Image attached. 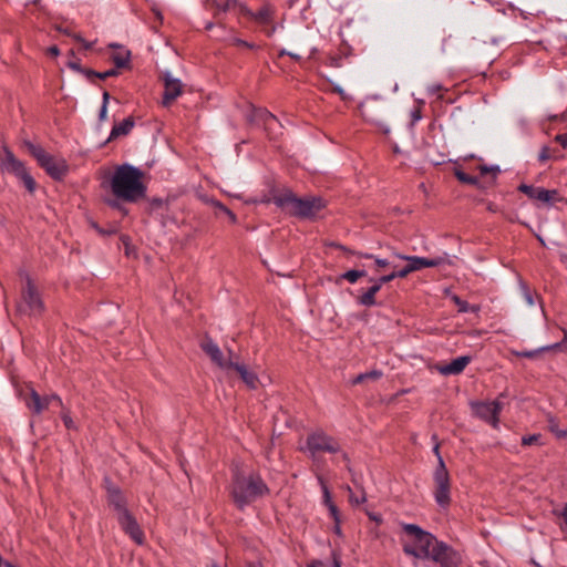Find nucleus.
I'll return each instance as SVG.
<instances>
[{
  "instance_id": "nucleus-37",
  "label": "nucleus",
  "mask_w": 567,
  "mask_h": 567,
  "mask_svg": "<svg viewBox=\"0 0 567 567\" xmlns=\"http://www.w3.org/2000/svg\"><path fill=\"white\" fill-rule=\"evenodd\" d=\"M478 169H480L481 175H485L487 173H493L494 178L501 172L499 166H497V165H494V166L481 165V166H478Z\"/></svg>"
},
{
  "instance_id": "nucleus-54",
  "label": "nucleus",
  "mask_w": 567,
  "mask_h": 567,
  "mask_svg": "<svg viewBox=\"0 0 567 567\" xmlns=\"http://www.w3.org/2000/svg\"><path fill=\"white\" fill-rule=\"evenodd\" d=\"M106 114H107V106H105V103H102L100 113H99V120L104 121L106 118Z\"/></svg>"
},
{
  "instance_id": "nucleus-34",
  "label": "nucleus",
  "mask_w": 567,
  "mask_h": 567,
  "mask_svg": "<svg viewBox=\"0 0 567 567\" xmlns=\"http://www.w3.org/2000/svg\"><path fill=\"white\" fill-rule=\"evenodd\" d=\"M237 7H239L240 11L246 14L247 8L244 4H241L239 0H226L225 3L223 4L221 11L227 12Z\"/></svg>"
},
{
  "instance_id": "nucleus-27",
  "label": "nucleus",
  "mask_w": 567,
  "mask_h": 567,
  "mask_svg": "<svg viewBox=\"0 0 567 567\" xmlns=\"http://www.w3.org/2000/svg\"><path fill=\"white\" fill-rule=\"evenodd\" d=\"M332 246L341 249L342 251L344 252H349V254H353V255H357L358 257L360 258H365V259H373L377 267L378 268H385L390 265V262L386 260V259H381V258H378L375 257L374 255L372 254H368V252H354V251H351L349 250L346 246L343 245H340V244H332Z\"/></svg>"
},
{
  "instance_id": "nucleus-10",
  "label": "nucleus",
  "mask_w": 567,
  "mask_h": 567,
  "mask_svg": "<svg viewBox=\"0 0 567 567\" xmlns=\"http://www.w3.org/2000/svg\"><path fill=\"white\" fill-rule=\"evenodd\" d=\"M21 302L18 311L28 316H40L44 311V303L32 279L27 276L25 287L21 291Z\"/></svg>"
},
{
  "instance_id": "nucleus-52",
  "label": "nucleus",
  "mask_w": 567,
  "mask_h": 567,
  "mask_svg": "<svg viewBox=\"0 0 567 567\" xmlns=\"http://www.w3.org/2000/svg\"><path fill=\"white\" fill-rule=\"evenodd\" d=\"M555 141L558 142L563 147H567V133L556 135Z\"/></svg>"
},
{
  "instance_id": "nucleus-7",
  "label": "nucleus",
  "mask_w": 567,
  "mask_h": 567,
  "mask_svg": "<svg viewBox=\"0 0 567 567\" xmlns=\"http://www.w3.org/2000/svg\"><path fill=\"white\" fill-rule=\"evenodd\" d=\"M0 171L19 178L29 193L32 194L37 189V183L27 169L25 164L17 158L8 146H3V155L0 157Z\"/></svg>"
},
{
  "instance_id": "nucleus-44",
  "label": "nucleus",
  "mask_w": 567,
  "mask_h": 567,
  "mask_svg": "<svg viewBox=\"0 0 567 567\" xmlns=\"http://www.w3.org/2000/svg\"><path fill=\"white\" fill-rule=\"evenodd\" d=\"M66 65L72 69L73 71H76L79 73H81V71L83 70V68L81 66L80 64V60L78 59H74V60H70Z\"/></svg>"
},
{
  "instance_id": "nucleus-42",
  "label": "nucleus",
  "mask_w": 567,
  "mask_h": 567,
  "mask_svg": "<svg viewBox=\"0 0 567 567\" xmlns=\"http://www.w3.org/2000/svg\"><path fill=\"white\" fill-rule=\"evenodd\" d=\"M45 399L48 400L49 406L53 403L56 404L58 406L63 405V402L58 394L45 395Z\"/></svg>"
},
{
  "instance_id": "nucleus-46",
  "label": "nucleus",
  "mask_w": 567,
  "mask_h": 567,
  "mask_svg": "<svg viewBox=\"0 0 567 567\" xmlns=\"http://www.w3.org/2000/svg\"><path fill=\"white\" fill-rule=\"evenodd\" d=\"M412 271H411L410 266L408 264L401 270L393 271L395 278H405Z\"/></svg>"
},
{
  "instance_id": "nucleus-11",
  "label": "nucleus",
  "mask_w": 567,
  "mask_h": 567,
  "mask_svg": "<svg viewBox=\"0 0 567 567\" xmlns=\"http://www.w3.org/2000/svg\"><path fill=\"white\" fill-rule=\"evenodd\" d=\"M427 559L436 563L440 567H460L462 564L461 554L442 540L432 548Z\"/></svg>"
},
{
  "instance_id": "nucleus-33",
  "label": "nucleus",
  "mask_w": 567,
  "mask_h": 567,
  "mask_svg": "<svg viewBox=\"0 0 567 567\" xmlns=\"http://www.w3.org/2000/svg\"><path fill=\"white\" fill-rule=\"evenodd\" d=\"M167 207H168V202L163 198L154 197V198L150 199V212L167 209Z\"/></svg>"
},
{
  "instance_id": "nucleus-24",
  "label": "nucleus",
  "mask_w": 567,
  "mask_h": 567,
  "mask_svg": "<svg viewBox=\"0 0 567 567\" xmlns=\"http://www.w3.org/2000/svg\"><path fill=\"white\" fill-rule=\"evenodd\" d=\"M135 122L132 116L126 117L118 124H114V126L111 130L110 136L107 141H113L120 136H126L130 134L132 128L134 127Z\"/></svg>"
},
{
  "instance_id": "nucleus-16",
  "label": "nucleus",
  "mask_w": 567,
  "mask_h": 567,
  "mask_svg": "<svg viewBox=\"0 0 567 567\" xmlns=\"http://www.w3.org/2000/svg\"><path fill=\"white\" fill-rule=\"evenodd\" d=\"M164 93L163 104L168 106L183 93V83L179 79L173 78L169 72L163 74Z\"/></svg>"
},
{
  "instance_id": "nucleus-22",
  "label": "nucleus",
  "mask_w": 567,
  "mask_h": 567,
  "mask_svg": "<svg viewBox=\"0 0 567 567\" xmlns=\"http://www.w3.org/2000/svg\"><path fill=\"white\" fill-rule=\"evenodd\" d=\"M369 282H372V286L369 287L364 292H362L358 297V303L363 307H373L377 305L375 295L381 290V286L374 280V278H369Z\"/></svg>"
},
{
  "instance_id": "nucleus-50",
  "label": "nucleus",
  "mask_w": 567,
  "mask_h": 567,
  "mask_svg": "<svg viewBox=\"0 0 567 567\" xmlns=\"http://www.w3.org/2000/svg\"><path fill=\"white\" fill-rule=\"evenodd\" d=\"M454 301L458 306V310L461 312L467 311V302L466 301H462L458 297H454Z\"/></svg>"
},
{
  "instance_id": "nucleus-6",
  "label": "nucleus",
  "mask_w": 567,
  "mask_h": 567,
  "mask_svg": "<svg viewBox=\"0 0 567 567\" xmlns=\"http://www.w3.org/2000/svg\"><path fill=\"white\" fill-rule=\"evenodd\" d=\"M301 451L308 452L312 460H316L317 455L322 452L331 454L341 453L342 460L349 462V456L346 452L341 451L339 442L322 430L310 433L306 440V447L301 449Z\"/></svg>"
},
{
  "instance_id": "nucleus-14",
  "label": "nucleus",
  "mask_w": 567,
  "mask_h": 567,
  "mask_svg": "<svg viewBox=\"0 0 567 567\" xmlns=\"http://www.w3.org/2000/svg\"><path fill=\"white\" fill-rule=\"evenodd\" d=\"M398 257L408 261L412 272L427 267H439L441 265L451 264L447 254H443L442 256H437L435 258L405 255H398Z\"/></svg>"
},
{
  "instance_id": "nucleus-59",
  "label": "nucleus",
  "mask_w": 567,
  "mask_h": 567,
  "mask_svg": "<svg viewBox=\"0 0 567 567\" xmlns=\"http://www.w3.org/2000/svg\"><path fill=\"white\" fill-rule=\"evenodd\" d=\"M367 380L365 373H360L352 380V384H359Z\"/></svg>"
},
{
  "instance_id": "nucleus-28",
  "label": "nucleus",
  "mask_w": 567,
  "mask_h": 567,
  "mask_svg": "<svg viewBox=\"0 0 567 567\" xmlns=\"http://www.w3.org/2000/svg\"><path fill=\"white\" fill-rule=\"evenodd\" d=\"M365 276H367V271L364 269H351V270L343 272L340 276V279H344L351 284H354L358 281L359 278H362Z\"/></svg>"
},
{
  "instance_id": "nucleus-39",
  "label": "nucleus",
  "mask_w": 567,
  "mask_h": 567,
  "mask_svg": "<svg viewBox=\"0 0 567 567\" xmlns=\"http://www.w3.org/2000/svg\"><path fill=\"white\" fill-rule=\"evenodd\" d=\"M328 509H329V513L333 519L334 523H341V518H340V512L337 507L336 504H331L330 506H327Z\"/></svg>"
},
{
  "instance_id": "nucleus-17",
  "label": "nucleus",
  "mask_w": 567,
  "mask_h": 567,
  "mask_svg": "<svg viewBox=\"0 0 567 567\" xmlns=\"http://www.w3.org/2000/svg\"><path fill=\"white\" fill-rule=\"evenodd\" d=\"M230 357L233 355L231 351H229ZM228 367L229 369H234L243 380V382L249 388V389H257L259 379L258 375L250 371L244 363L235 362L231 360V358L228 360Z\"/></svg>"
},
{
  "instance_id": "nucleus-31",
  "label": "nucleus",
  "mask_w": 567,
  "mask_h": 567,
  "mask_svg": "<svg viewBox=\"0 0 567 567\" xmlns=\"http://www.w3.org/2000/svg\"><path fill=\"white\" fill-rule=\"evenodd\" d=\"M317 480H318V482H319V484H320V487H321V489H322L323 504H324L326 506H330L331 504H334V503L332 502L330 491H329V488H328V486H327V484H326V482H324L323 477H322L320 474H317Z\"/></svg>"
},
{
  "instance_id": "nucleus-47",
  "label": "nucleus",
  "mask_w": 567,
  "mask_h": 567,
  "mask_svg": "<svg viewBox=\"0 0 567 567\" xmlns=\"http://www.w3.org/2000/svg\"><path fill=\"white\" fill-rule=\"evenodd\" d=\"M62 421L66 429H69V430L74 429L73 420L68 413L62 414Z\"/></svg>"
},
{
  "instance_id": "nucleus-3",
  "label": "nucleus",
  "mask_w": 567,
  "mask_h": 567,
  "mask_svg": "<svg viewBox=\"0 0 567 567\" xmlns=\"http://www.w3.org/2000/svg\"><path fill=\"white\" fill-rule=\"evenodd\" d=\"M271 202L289 215L299 218H311L324 207V200L321 197L300 198L288 188L274 194Z\"/></svg>"
},
{
  "instance_id": "nucleus-60",
  "label": "nucleus",
  "mask_w": 567,
  "mask_h": 567,
  "mask_svg": "<svg viewBox=\"0 0 567 567\" xmlns=\"http://www.w3.org/2000/svg\"><path fill=\"white\" fill-rule=\"evenodd\" d=\"M48 54L51 56H58L60 54V50L56 45H52L48 49Z\"/></svg>"
},
{
  "instance_id": "nucleus-32",
  "label": "nucleus",
  "mask_w": 567,
  "mask_h": 567,
  "mask_svg": "<svg viewBox=\"0 0 567 567\" xmlns=\"http://www.w3.org/2000/svg\"><path fill=\"white\" fill-rule=\"evenodd\" d=\"M548 429L559 439L567 437V430H559L556 419L551 416L548 419Z\"/></svg>"
},
{
  "instance_id": "nucleus-49",
  "label": "nucleus",
  "mask_w": 567,
  "mask_h": 567,
  "mask_svg": "<svg viewBox=\"0 0 567 567\" xmlns=\"http://www.w3.org/2000/svg\"><path fill=\"white\" fill-rule=\"evenodd\" d=\"M234 44L238 45V47H244V48H247V49H254L255 48V44L252 43H249L245 40H241V39H235L234 40Z\"/></svg>"
},
{
  "instance_id": "nucleus-18",
  "label": "nucleus",
  "mask_w": 567,
  "mask_h": 567,
  "mask_svg": "<svg viewBox=\"0 0 567 567\" xmlns=\"http://www.w3.org/2000/svg\"><path fill=\"white\" fill-rule=\"evenodd\" d=\"M23 401L25 406L37 415L49 408L45 396H41L34 389H30L29 392L23 395Z\"/></svg>"
},
{
  "instance_id": "nucleus-57",
  "label": "nucleus",
  "mask_w": 567,
  "mask_h": 567,
  "mask_svg": "<svg viewBox=\"0 0 567 567\" xmlns=\"http://www.w3.org/2000/svg\"><path fill=\"white\" fill-rule=\"evenodd\" d=\"M213 205H214V207H216L217 209H219L224 214L229 209L228 207H226L223 203H220L218 200H213Z\"/></svg>"
},
{
  "instance_id": "nucleus-19",
  "label": "nucleus",
  "mask_w": 567,
  "mask_h": 567,
  "mask_svg": "<svg viewBox=\"0 0 567 567\" xmlns=\"http://www.w3.org/2000/svg\"><path fill=\"white\" fill-rule=\"evenodd\" d=\"M107 502L109 505L112 506L116 512L117 517L128 512L126 507V499L121 489L111 484L107 486Z\"/></svg>"
},
{
  "instance_id": "nucleus-63",
  "label": "nucleus",
  "mask_w": 567,
  "mask_h": 567,
  "mask_svg": "<svg viewBox=\"0 0 567 567\" xmlns=\"http://www.w3.org/2000/svg\"><path fill=\"white\" fill-rule=\"evenodd\" d=\"M433 453L437 457V464H440V457H442V456H441V453H440V444L439 443H435V445L433 447Z\"/></svg>"
},
{
  "instance_id": "nucleus-53",
  "label": "nucleus",
  "mask_w": 567,
  "mask_h": 567,
  "mask_svg": "<svg viewBox=\"0 0 567 567\" xmlns=\"http://www.w3.org/2000/svg\"><path fill=\"white\" fill-rule=\"evenodd\" d=\"M349 498H350V502H351L352 504H355V505H359V504H361V503H364V502H365V499H367L364 494H363L360 498H359V497L353 496L352 494H350V497H349Z\"/></svg>"
},
{
  "instance_id": "nucleus-64",
  "label": "nucleus",
  "mask_w": 567,
  "mask_h": 567,
  "mask_svg": "<svg viewBox=\"0 0 567 567\" xmlns=\"http://www.w3.org/2000/svg\"><path fill=\"white\" fill-rule=\"evenodd\" d=\"M341 523H334V526H333V532L334 534H337L338 536H342V530H341V526H340Z\"/></svg>"
},
{
  "instance_id": "nucleus-41",
  "label": "nucleus",
  "mask_w": 567,
  "mask_h": 567,
  "mask_svg": "<svg viewBox=\"0 0 567 567\" xmlns=\"http://www.w3.org/2000/svg\"><path fill=\"white\" fill-rule=\"evenodd\" d=\"M395 279L393 271L389 275L381 276L379 278H374V280L382 287L383 285Z\"/></svg>"
},
{
  "instance_id": "nucleus-12",
  "label": "nucleus",
  "mask_w": 567,
  "mask_h": 567,
  "mask_svg": "<svg viewBox=\"0 0 567 567\" xmlns=\"http://www.w3.org/2000/svg\"><path fill=\"white\" fill-rule=\"evenodd\" d=\"M473 410L477 417L492 424L494 427L498 425V414L502 410V404L495 400L489 402L473 403Z\"/></svg>"
},
{
  "instance_id": "nucleus-48",
  "label": "nucleus",
  "mask_w": 567,
  "mask_h": 567,
  "mask_svg": "<svg viewBox=\"0 0 567 567\" xmlns=\"http://www.w3.org/2000/svg\"><path fill=\"white\" fill-rule=\"evenodd\" d=\"M116 231H117V229L114 226H110L106 229L105 228L99 229V234L102 236H111V235L116 234Z\"/></svg>"
},
{
  "instance_id": "nucleus-30",
  "label": "nucleus",
  "mask_w": 567,
  "mask_h": 567,
  "mask_svg": "<svg viewBox=\"0 0 567 567\" xmlns=\"http://www.w3.org/2000/svg\"><path fill=\"white\" fill-rule=\"evenodd\" d=\"M454 175L461 183L464 184L478 185L480 183L476 176L468 175L462 169H455Z\"/></svg>"
},
{
  "instance_id": "nucleus-8",
  "label": "nucleus",
  "mask_w": 567,
  "mask_h": 567,
  "mask_svg": "<svg viewBox=\"0 0 567 567\" xmlns=\"http://www.w3.org/2000/svg\"><path fill=\"white\" fill-rule=\"evenodd\" d=\"M434 499L442 508H447L451 504V480L443 457H440V464L436 465L433 473Z\"/></svg>"
},
{
  "instance_id": "nucleus-61",
  "label": "nucleus",
  "mask_w": 567,
  "mask_h": 567,
  "mask_svg": "<svg viewBox=\"0 0 567 567\" xmlns=\"http://www.w3.org/2000/svg\"><path fill=\"white\" fill-rule=\"evenodd\" d=\"M486 209L491 213H497L499 209H498V206L495 204V203H492L489 202L486 206Z\"/></svg>"
},
{
  "instance_id": "nucleus-62",
  "label": "nucleus",
  "mask_w": 567,
  "mask_h": 567,
  "mask_svg": "<svg viewBox=\"0 0 567 567\" xmlns=\"http://www.w3.org/2000/svg\"><path fill=\"white\" fill-rule=\"evenodd\" d=\"M225 214L228 216L230 223H233V224L237 223V217L230 209H228Z\"/></svg>"
},
{
  "instance_id": "nucleus-45",
  "label": "nucleus",
  "mask_w": 567,
  "mask_h": 567,
  "mask_svg": "<svg viewBox=\"0 0 567 567\" xmlns=\"http://www.w3.org/2000/svg\"><path fill=\"white\" fill-rule=\"evenodd\" d=\"M524 299H525V301L527 302L528 306H534L535 305V300H534L533 293H532V291L527 287H524Z\"/></svg>"
},
{
  "instance_id": "nucleus-26",
  "label": "nucleus",
  "mask_w": 567,
  "mask_h": 567,
  "mask_svg": "<svg viewBox=\"0 0 567 567\" xmlns=\"http://www.w3.org/2000/svg\"><path fill=\"white\" fill-rule=\"evenodd\" d=\"M559 347H560V343L557 342V343H554V344H550V346L540 347V348L535 349V350L513 351V354L515 357H517V358L535 359L540 353H543L545 351H550V350L558 349Z\"/></svg>"
},
{
  "instance_id": "nucleus-51",
  "label": "nucleus",
  "mask_w": 567,
  "mask_h": 567,
  "mask_svg": "<svg viewBox=\"0 0 567 567\" xmlns=\"http://www.w3.org/2000/svg\"><path fill=\"white\" fill-rule=\"evenodd\" d=\"M365 375H367V380L368 379L378 380L381 378L382 372L378 371V370H372L370 372H365Z\"/></svg>"
},
{
  "instance_id": "nucleus-15",
  "label": "nucleus",
  "mask_w": 567,
  "mask_h": 567,
  "mask_svg": "<svg viewBox=\"0 0 567 567\" xmlns=\"http://www.w3.org/2000/svg\"><path fill=\"white\" fill-rule=\"evenodd\" d=\"M117 522L124 533L128 535L133 542H135L137 545L144 544V532L142 530L135 517L130 513V511L118 516Z\"/></svg>"
},
{
  "instance_id": "nucleus-2",
  "label": "nucleus",
  "mask_w": 567,
  "mask_h": 567,
  "mask_svg": "<svg viewBox=\"0 0 567 567\" xmlns=\"http://www.w3.org/2000/svg\"><path fill=\"white\" fill-rule=\"evenodd\" d=\"M269 493V487L259 474L245 475L239 470L233 472L230 496L238 509L243 511Z\"/></svg>"
},
{
  "instance_id": "nucleus-29",
  "label": "nucleus",
  "mask_w": 567,
  "mask_h": 567,
  "mask_svg": "<svg viewBox=\"0 0 567 567\" xmlns=\"http://www.w3.org/2000/svg\"><path fill=\"white\" fill-rule=\"evenodd\" d=\"M554 514L557 515L560 530L565 538H567V503L560 511H555Z\"/></svg>"
},
{
  "instance_id": "nucleus-55",
  "label": "nucleus",
  "mask_w": 567,
  "mask_h": 567,
  "mask_svg": "<svg viewBox=\"0 0 567 567\" xmlns=\"http://www.w3.org/2000/svg\"><path fill=\"white\" fill-rule=\"evenodd\" d=\"M82 74H84L87 79H92V78H96V74L99 72L96 71H93V70H90V69H84L81 71Z\"/></svg>"
},
{
  "instance_id": "nucleus-21",
  "label": "nucleus",
  "mask_w": 567,
  "mask_h": 567,
  "mask_svg": "<svg viewBox=\"0 0 567 567\" xmlns=\"http://www.w3.org/2000/svg\"><path fill=\"white\" fill-rule=\"evenodd\" d=\"M202 349L219 368L229 369L228 360L224 359L223 352L214 341L208 340L207 342L203 343Z\"/></svg>"
},
{
  "instance_id": "nucleus-36",
  "label": "nucleus",
  "mask_w": 567,
  "mask_h": 567,
  "mask_svg": "<svg viewBox=\"0 0 567 567\" xmlns=\"http://www.w3.org/2000/svg\"><path fill=\"white\" fill-rule=\"evenodd\" d=\"M540 439H542L540 434H532V435L523 436L522 437V444L524 446H528V445H532V444H538Z\"/></svg>"
},
{
  "instance_id": "nucleus-9",
  "label": "nucleus",
  "mask_w": 567,
  "mask_h": 567,
  "mask_svg": "<svg viewBox=\"0 0 567 567\" xmlns=\"http://www.w3.org/2000/svg\"><path fill=\"white\" fill-rule=\"evenodd\" d=\"M385 110V103L375 96L365 99L359 105V111L367 122L378 126L383 133H389L390 128L384 121Z\"/></svg>"
},
{
  "instance_id": "nucleus-20",
  "label": "nucleus",
  "mask_w": 567,
  "mask_h": 567,
  "mask_svg": "<svg viewBox=\"0 0 567 567\" xmlns=\"http://www.w3.org/2000/svg\"><path fill=\"white\" fill-rule=\"evenodd\" d=\"M471 360L470 355L457 357L450 363L439 367V371L443 375H457L464 371Z\"/></svg>"
},
{
  "instance_id": "nucleus-13",
  "label": "nucleus",
  "mask_w": 567,
  "mask_h": 567,
  "mask_svg": "<svg viewBox=\"0 0 567 567\" xmlns=\"http://www.w3.org/2000/svg\"><path fill=\"white\" fill-rule=\"evenodd\" d=\"M518 190L524 193L528 198L547 205H553L555 202L560 200L557 189H546L543 187H535L533 185L520 184L518 186Z\"/></svg>"
},
{
  "instance_id": "nucleus-38",
  "label": "nucleus",
  "mask_w": 567,
  "mask_h": 567,
  "mask_svg": "<svg viewBox=\"0 0 567 567\" xmlns=\"http://www.w3.org/2000/svg\"><path fill=\"white\" fill-rule=\"evenodd\" d=\"M117 75H118V69L114 68V69H110L105 72H99L96 74V78L101 79V80H105L107 78L117 76Z\"/></svg>"
},
{
  "instance_id": "nucleus-35",
  "label": "nucleus",
  "mask_w": 567,
  "mask_h": 567,
  "mask_svg": "<svg viewBox=\"0 0 567 567\" xmlns=\"http://www.w3.org/2000/svg\"><path fill=\"white\" fill-rule=\"evenodd\" d=\"M205 7L208 10H213L215 17L223 12V4H220L217 0H205Z\"/></svg>"
},
{
  "instance_id": "nucleus-25",
  "label": "nucleus",
  "mask_w": 567,
  "mask_h": 567,
  "mask_svg": "<svg viewBox=\"0 0 567 567\" xmlns=\"http://www.w3.org/2000/svg\"><path fill=\"white\" fill-rule=\"evenodd\" d=\"M110 48L118 49V51L114 52L111 55V60L115 64V68L123 69V68L128 66L130 61H131V52L128 50H125L124 48H122L121 45H118L116 43H111Z\"/></svg>"
},
{
  "instance_id": "nucleus-5",
  "label": "nucleus",
  "mask_w": 567,
  "mask_h": 567,
  "mask_svg": "<svg viewBox=\"0 0 567 567\" xmlns=\"http://www.w3.org/2000/svg\"><path fill=\"white\" fill-rule=\"evenodd\" d=\"M29 153L37 159L45 173L55 181H62L69 173V165L62 157H55L42 146L25 142Z\"/></svg>"
},
{
  "instance_id": "nucleus-1",
  "label": "nucleus",
  "mask_w": 567,
  "mask_h": 567,
  "mask_svg": "<svg viewBox=\"0 0 567 567\" xmlns=\"http://www.w3.org/2000/svg\"><path fill=\"white\" fill-rule=\"evenodd\" d=\"M144 173L131 164H122L115 167L109 176H104L101 187L109 189L113 198L105 203L114 209L126 214L122 203H137L145 198L147 187L143 182Z\"/></svg>"
},
{
  "instance_id": "nucleus-43",
  "label": "nucleus",
  "mask_w": 567,
  "mask_h": 567,
  "mask_svg": "<svg viewBox=\"0 0 567 567\" xmlns=\"http://www.w3.org/2000/svg\"><path fill=\"white\" fill-rule=\"evenodd\" d=\"M262 121L266 125H271L272 123L277 122V118L270 112L265 111L262 113Z\"/></svg>"
},
{
  "instance_id": "nucleus-56",
  "label": "nucleus",
  "mask_w": 567,
  "mask_h": 567,
  "mask_svg": "<svg viewBox=\"0 0 567 567\" xmlns=\"http://www.w3.org/2000/svg\"><path fill=\"white\" fill-rule=\"evenodd\" d=\"M368 516L371 520L375 522L377 524H381L382 523V517L380 514H377V513H368Z\"/></svg>"
},
{
  "instance_id": "nucleus-58",
  "label": "nucleus",
  "mask_w": 567,
  "mask_h": 567,
  "mask_svg": "<svg viewBox=\"0 0 567 567\" xmlns=\"http://www.w3.org/2000/svg\"><path fill=\"white\" fill-rule=\"evenodd\" d=\"M73 38H74L76 41H79V42L83 43V45H84V48H85V49H91L92 43L86 42V41H85L81 35H79V34H74V35H73Z\"/></svg>"
},
{
  "instance_id": "nucleus-4",
  "label": "nucleus",
  "mask_w": 567,
  "mask_h": 567,
  "mask_svg": "<svg viewBox=\"0 0 567 567\" xmlns=\"http://www.w3.org/2000/svg\"><path fill=\"white\" fill-rule=\"evenodd\" d=\"M402 529L412 540L411 544H403V553L408 556L417 559H427L432 548L440 543L432 533L424 530L419 525L403 523Z\"/></svg>"
},
{
  "instance_id": "nucleus-40",
  "label": "nucleus",
  "mask_w": 567,
  "mask_h": 567,
  "mask_svg": "<svg viewBox=\"0 0 567 567\" xmlns=\"http://www.w3.org/2000/svg\"><path fill=\"white\" fill-rule=\"evenodd\" d=\"M550 158V150L548 146H543L539 154H538V161L539 162H546Z\"/></svg>"
},
{
  "instance_id": "nucleus-23",
  "label": "nucleus",
  "mask_w": 567,
  "mask_h": 567,
  "mask_svg": "<svg viewBox=\"0 0 567 567\" xmlns=\"http://www.w3.org/2000/svg\"><path fill=\"white\" fill-rule=\"evenodd\" d=\"M275 10L270 4H264L258 11L252 12L249 9L246 10V16L252 18L260 24H268L272 21Z\"/></svg>"
}]
</instances>
